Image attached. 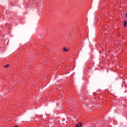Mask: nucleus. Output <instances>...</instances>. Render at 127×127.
Listing matches in <instances>:
<instances>
[{
	"label": "nucleus",
	"instance_id": "nucleus-1",
	"mask_svg": "<svg viewBox=\"0 0 127 127\" xmlns=\"http://www.w3.org/2000/svg\"><path fill=\"white\" fill-rule=\"evenodd\" d=\"M63 51L64 53H66V52H69V49L66 48L65 47L63 48Z\"/></svg>",
	"mask_w": 127,
	"mask_h": 127
},
{
	"label": "nucleus",
	"instance_id": "nucleus-2",
	"mask_svg": "<svg viewBox=\"0 0 127 127\" xmlns=\"http://www.w3.org/2000/svg\"><path fill=\"white\" fill-rule=\"evenodd\" d=\"M75 127H82V123H78V124H76V125H75Z\"/></svg>",
	"mask_w": 127,
	"mask_h": 127
},
{
	"label": "nucleus",
	"instance_id": "nucleus-3",
	"mask_svg": "<svg viewBox=\"0 0 127 127\" xmlns=\"http://www.w3.org/2000/svg\"><path fill=\"white\" fill-rule=\"evenodd\" d=\"M127 21H125L124 22V26L125 27H127Z\"/></svg>",
	"mask_w": 127,
	"mask_h": 127
},
{
	"label": "nucleus",
	"instance_id": "nucleus-4",
	"mask_svg": "<svg viewBox=\"0 0 127 127\" xmlns=\"http://www.w3.org/2000/svg\"><path fill=\"white\" fill-rule=\"evenodd\" d=\"M9 66V64H6V65H4V68H7Z\"/></svg>",
	"mask_w": 127,
	"mask_h": 127
}]
</instances>
